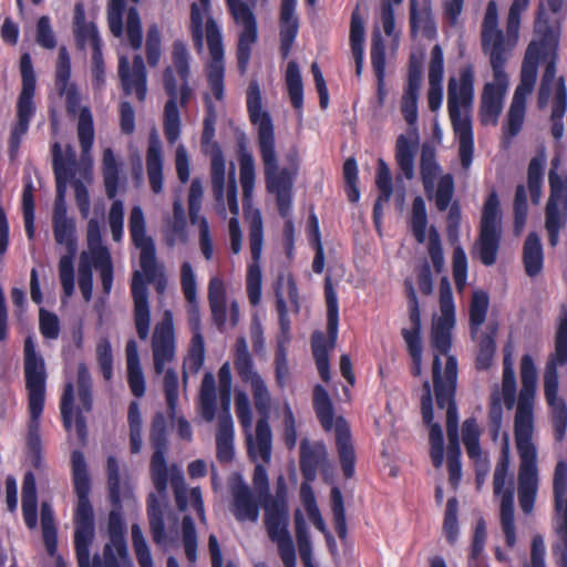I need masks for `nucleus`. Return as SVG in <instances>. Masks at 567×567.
I'll return each instance as SVG.
<instances>
[{
  "instance_id": "e2e57ef3",
  "label": "nucleus",
  "mask_w": 567,
  "mask_h": 567,
  "mask_svg": "<svg viewBox=\"0 0 567 567\" xmlns=\"http://www.w3.org/2000/svg\"><path fill=\"white\" fill-rule=\"evenodd\" d=\"M295 532L302 563L306 567H316L312 563V547L308 535L307 524L300 511L295 515Z\"/></svg>"
},
{
  "instance_id": "bf43d9fd",
  "label": "nucleus",
  "mask_w": 567,
  "mask_h": 567,
  "mask_svg": "<svg viewBox=\"0 0 567 567\" xmlns=\"http://www.w3.org/2000/svg\"><path fill=\"white\" fill-rule=\"evenodd\" d=\"M422 416L424 422L430 425V443L431 444H443V432L439 423H433V406H432V394L431 385L426 380L423 383V396L421 401Z\"/></svg>"
},
{
  "instance_id": "de8ad7c7",
  "label": "nucleus",
  "mask_w": 567,
  "mask_h": 567,
  "mask_svg": "<svg viewBox=\"0 0 567 567\" xmlns=\"http://www.w3.org/2000/svg\"><path fill=\"white\" fill-rule=\"evenodd\" d=\"M38 498L35 478L31 472H28L23 477L22 484V513L25 525L29 528H34L38 522Z\"/></svg>"
},
{
  "instance_id": "09e8293b",
  "label": "nucleus",
  "mask_w": 567,
  "mask_h": 567,
  "mask_svg": "<svg viewBox=\"0 0 567 567\" xmlns=\"http://www.w3.org/2000/svg\"><path fill=\"white\" fill-rule=\"evenodd\" d=\"M496 332L497 324L489 322L485 328V332H478L477 338L473 339L478 344V353L476 357L477 369L485 370L491 367L496 349L494 340Z\"/></svg>"
},
{
  "instance_id": "680f3d73",
  "label": "nucleus",
  "mask_w": 567,
  "mask_h": 567,
  "mask_svg": "<svg viewBox=\"0 0 567 567\" xmlns=\"http://www.w3.org/2000/svg\"><path fill=\"white\" fill-rule=\"evenodd\" d=\"M256 179L255 159L251 153L241 152L239 155V181L243 188L244 200H249Z\"/></svg>"
},
{
  "instance_id": "7c9ffc66",
  "label": "nucleus",
  "mask_w": 567,
  "mask_h": 567,
  "mask_svg": "<svg viewBox=\"0 0 567 567\" xmlns=\"http://www.w3.org/2000/svg\"><path fill=\"white\" fill-rule=\"evenodd\" d=\"M324 295L327 302V330L329 334V343L323 332L316 331L312 334V353L316 360L328 358L329 349L334 347L338 337L339 308L337 293L332 287L330 278L326 279Z\"/></svg>"
},
{
  "instance_id": "c85d7f7f",
  "label": "nucleus",
  "mask_w": 567,
  "mask_h": 567,
  "mask_svg": "<svg viewBox=\"0 0 567 567\" xmlns=\"http://www.w3.org/2000/svg\"><path fill=\"white\" fill-rule=\"evenodd\" d=\"M128 229L133 244L140 249V266L148 279L156 274V249L152 237L146 234L143 209L134 206L128 219Z\"/></svg>"
},
{
  "instance_id": "473e14b6",
  "label": "nucleus",
  "mask_w": 567,
  "mask_h": 567,
  "mask_svg": "<svg viewBox=\"0 0 567 567\" xmlns=\"http://www.w3.org/2000/svg\"><path fill=\"white\" fill-rule=\"evenodd\" d=\"M493 82L484 85L480 117L484 125H496L498 116L503 110V101L509 86L508 75L502 74L501 76L493 75Z\"/></svg>"
},
{
  "instance_id": "f8f14e48",
  "label": "nucleus",
  "mask_w": 567,
  "mask_h": 567,
  "mask_svg": "<svg viewBox=\"0 0 567 567\" xmlns=\"http://www.w3.org/2000/svg\"><path fill=\"white\" fill-rule=\"evenodd\" d=\"M313 409L322 429L327 432L334 431L343 475L351 478L354 475L355 453L350 429L343 416H336L333 403L326 389L320 384L313 389Z\"/></svg>"
},
{
  "instance_id": "0e129e2a",
  "label": "nucleus",
  "mask_w": 567,
  "mask_h": 567,
  "mask_svg": "<svg viewBox=\"0 0 567 567\" xmlns=\"http://www.w3.org/2000/svg\"><path fill=\"white\" fill-rule=\"evenodd\" d=\"M439 169L434 151L431 147L424 146L421 153L420 171L426 195L433 192Z\"/></svg>"
},
{
  "instance_id": "9b49d317",
  "label": "nucleus",
  "mask_w": 567,
  "mask_h": 567,
  "mask_svg": "<svg viewBox=\"0 0 567 567\" xmlns=\"http://www.w3.org/2000/svg\"><path fill=\"white\" fill-rule=\"evenodd\" d=\"M567 363V312L561 316L555 338V352L544 372V394L551 411L555 440L560 442L567 431V405L558 396V365Z\"/></svg>"
},
{
  "instance_id": "5fc2aeb1",
  "label": "nucleus",
  "mask_w": 567,
  "mask_h": 567,
  "mask_svg": "<svg viewBox=\"0 0 567 567\" xmlns=\"http://www.w3.org/2000/svg\"><path fill=\"white\" fill-rule=\"evenodd\" d=\"M87 251L82 252L81 259L90 260L111 256L107 247L102 244L101 226L97 219L91 218L86 229Z\"/></svg>"
},
{
  "instance_id": "0eeeda50",
  "label": "nucleus",
  "mask_w": 567,
  "mask_h": 567,
  "mask_svg": "<svg viewBox=\"0 0 567 567\" xmlns=\"http://www.w3.org/2000/svg\"><path fill=\"white\" fill-rule=\"evenodd\" d=\"M190 54L186 44L175 41L172 49V64L163 73V85L168 100L164 106L163 128L166 141L174 144L181 136V106H186L192 95L189 86Z\"/></svg>"
},
{
  "instance_id": "72a5a7b5",
  "label": "nucleus",
  "mask_w": 567,
  "mask_h": 567,
  "mask_svg": "<svg viewBox=\"0 0 567 567\" xmlns=\"http://www.w3.org/2000/svg\"><path fill=\"white\" fill-rule=\"evenodd\" d=\"M299 450L300 471L307 482L315 481L319 471L330 467L328 451L323 442L310 441L305 437L300 442Z\"/></svg>"
},
{
  "instance_id": "9d476101",
  "label": "nucleus",
  "mask_w": 567,
  "mask_h": 567,
  "mask_svg": "<svg viewBox=\"0 0 567 567\" xmlns=\"http://www.w3.org/2000/svg\"><path fill=\"white\" fill-rule=\"evenodd\" d=\"M434 392L440 409L446 408V434L449 439L447 468L450 483L455 487L461 480V449L458 442V414L454 402L456 389L455 360L450 359L446 367V381L443 382L439 371V360L434 364Z\"/></svg>"
},
{
  "instance_id": "b1692460",
  "label": "nucleus",
  "mask_w": 567,
  "mask_h": 567,
  "mask_svg": "<svg viewBox=\"0 0 567 567\" xmlns=\"http://www.w3.org/2000/svg\"><path fill=\"white\" fill-rule=\"evenodd\" d=\"M176 348L177 341L173 313L171 310H165L162 320L154 327L151 340L155 374L161 375L165 367L175 361Z\"/></svg>"
},
{
  "instance_id": "052dcab7",
  "label": "nucleus",
  "mask_w": 567,
  "mask_h": 567,
  "mask_svg": "<svg viewBox=\"0 0 567 567\" xmlns=\"http://www.w3.org/2000/svg\"><path fill=\"white\" fill-rule=\"evenodd\" d=\"M546 163L545 153H540L530 159L527 171V184L534 204L542 198L543 169Z\"/></svg>"
},
{
  "instance_id": "49530a36",
  "label": "nucleus",
  "mask_w": 567,
  "mask_h": 567,
  "mask_svg": "<svg viewBox=\"0 0 567 567\" xmlns=\"http://www.w3.org/2000/svg\"><path fill=\"white\" fill-rule=\"evenodd\" d=\"M208 302L213 320L218 329L227 323L226 291L221 279L214 277L208 284Z\"/></svg>"
},
{
  "instance_id": "f257e3e1",
  "label": "nucleus",
  "mask_w": 567,
  "mask_h": 567,
  "mask_svg": "<svg viewBox=\"0 0 567 567\" xmlns=\"http://www.w3.org/2000/svg\"><path fill=\"white\" fill-rule=\"evenodd\" d=\"M564 0H546L540 3L534 22L535 39L528 44L520 71V81L515 89L507 114V125L504 133L507 137L516 136L524 123L527 96L533 92L539 59L546 61L542 76L537 104L545 109L553 99L551 134L559 140L564 134L563 117L567 109V91L564 78H556V56L560 35L559 25L550 21L548 13H559Z\"/></svg>"
},
{
  "instance_id": "5701e85b",
  "label": "nucleus",
  "mask_w": 567,
  "mask_h": 567,
  "mask_svg": "<svg viewBox=\"0 0 567 567\" xmlns=\"http://www.w3.org/2000/svg\"><path fill=\"white\" fill-rule=\"evenodd\" d=\"M54 239L66 247L68 254L59 260V279L66 298L74 292V265L76 254L75 225L71 218L52 219Z\"/></svg>"
},
{
  "instance_id": "f704fd0d",
  "label": "nucleus",
  "mask_w": 567,
  "mask_h": 567,
  "mask_svg": "<svg viewBox=\"0 0 567 567\" xmlns=\"http://www.w3.org/2000/svg\"><path fill=\"white\" fill-rule=\"evenodd\" d=\"M234 163H230V168L228 172V181H230V172ZM210 176H212V187L213 193L216 199V212L221 218L227 217V192L229 182L226 185V165L225 158L221 150L214 145L212 150V159H210Z\"/></svg>"
},
{
  "instance_id": "13d9d810",
  "label": "nucleus",
  "mask_w": 567,
  "mask_h": 567,
  "mask_svg": "<svg viewBox=\"0 0 567 567\" xmlns=\"http://www.w3.org/2000/svg\"><path fill=\"white\" fill-rule=\"evenodd\" d=\"M286 84L292 106L301 112L303 106V84L297 62L290 61L286 70Z\"/></svg>"
},
{
  "instance_id": "6e6552de",
  "label": "nucleus",
  "mask_w": 567,
  "mask_h": 567,
  "mask_svg": "<svg viewBox=\"0 0 567 567\" xmlns=\"http://www.w3.org/2000/svg\"><path fill=\"white\" fill-rule=\"evenodd\" d=\"M72 481L78 497L74 513V547L79 567H90V546L95 537L94 513L89 499L91 481L84 455L73 451Z\"/></svg>"
},
{
  "instance_id": "a211bd4d",
  "label": "nucleus",
  "mask_w": 567,
  "mask_h": 567,
  "mask_svg": "<svg viewBox=\"0 0 567 567\" xmlns=\"http://www.w3.org/2000/svg\"><path fill=\"white\" fill-rule=\"evenodd\" d=\"M559 166L560 157L556 155L548 174L550 194L545 207V229L551 247L558 244V234L567 220V177L557 173Z\"/></svg>"
},
{
  "instance_id": "338daca9",
  "label": "nucleus",
  "mask_w": 567,
  "mask_h": 567,
  "mask_svg": "<svg viewBox=\"0 0 567 567\" xmlns=\"http://www.w3.org/2000/svg\"><path fill=\"white\" fill-rule=\"evenodd\" d=\"M40 417L41 415H30L28 423L27 445L30 454L31 463L39 468L42 465L41 457V436H40Z\"/></svg>"
},
{
  "instance_id": "2eb2a0df",
  "label": "nucleus",
  "mask_w": 567,
  "mask_h": 567,
  "mask_svg": "<svg viewBox=\"0 0 567 567\" xmlns=\"http://www.w3.org/2000/svg\"><path fill=\"white\" fill-rule=\"evenodd\" d=\"M503 235L502 212L497 193L492 192L484 203L480 221L478 237L472 255L484 266H493L497 260Z\"/></svg>"
},
{
  "instance_id": "4468645a",
  "label": "nucleus",
  "mask_w": 567,
  "mask_h": 567,
  "mask_svg": "<svg viewBox=\"0 0 567 567\" xmlns=\"http://www.w3.org/2000/svg\"><path fill=\"white\" fill-rule=\"evenodd\" d=\"M511 449L508 433H503V444L501 456L496 463L493 474L494 495L501 497L499 502V522L505 536V543L508 547L516 544L515 509H514V488L513 480L509 474Z\"/></svg>"
},
{
  "instance_id": "393cba45",
  "label": "nucleus",
  "mask_w": 567,
  "mask_h": 567,
  "mask_svg": "<svg viewBox=\"0 0 567 567\" xmlns=\"http://www.w3.org/2000/svg\"><path fill=\"white\" fill-rule=\"evenodd\" d=\"M230 494L229 511L238 523H257L260 504L249 484L240 474L234 473L227 482Z\"/></svg>"
},
{
  "instance_id": "f3484780",
  "label": "nucleus",
  "mask_w": 567,
  "mask_h": 567,
  "mask_svg": "<svg viewBox=\"0 0 567 567\" xmlns=\"http://www.w3.org/2000/svg\"><path fill=\"white\" fill-rule=\"evenodd\" d=\"M440 316L433 319L431 329V347L435 351L432 367V374L434 377V364L435 360H439V371L442 381H446V368L444 372L441 371L440 354H447L452 346V330L455 324V308L453 301V293L450 282L446 278H443L440 284ZM455 359L453 355H449L446 359L445 367H447L449 360ZM455 368L457 369V361H455Z\"/></svg>"
},
{
  "instance_id": "1a4fd4ad",
  "label": "nucleus",
  "mask_w": 567,
  "mask_h": 567,
  "mask_svg": "<svg viewBox=\"0 0 567 567\" xmlns=\"http://www.w3.org/2000/svg\"><path fill=\"white\" fill-rule=\"evenodd\" d=\"M264 523L269 539L277 545L278 554L285 567H296V548L289 533L288 488L280 475L276 481L275 494L266 495L261 502Z\"/></svg>"
},
{
  "instance_id": "4d7b16f0",
  "label": "nucleus",
  "mask_w": 567,
  "mask_h": 567,
  "mask_svg": "<svg viewBox=\"0 0 567 567\" xmlns=\"http://www.w3.org/2000/svg\"><path fill=\"white\" fill-rule=\"evenodd\" d=\"M78 137L82 151V159L90 157L94 142L93 117L89 107H82L79 113Z\"/></svg>"
},
{
  "instance_id": "39448f33",
  "label": "nucleus",
  "mask_w": 567,
  "mask_h": 567,
  "mask_svg": "<svg viewBox=\"0 0 567 567\" xmlns=\"http://www.w3.org/2000/svg\"><path fill=\"white\" fill-rule=\"evenodd\" d=\"M523 12V10L511 4L505 30H503L499 25L496 1L489 0L487 2L481 23V47L482 52L488 59L493 75L507 74L505 68L518 44Z\"/></svg>"
},
{
  "instance_id": "774afa93",
  "label": "nucleus",
  "mask_w": 567,
  "mask_h": 567,
  "mask_svg": "<svg viewBox=\"0 0 567 567\" xmlns=\"http://www.w3.org/2000/svg\"><path fill=\"white\" fill-rule=\"evenodd\" d=\"M555 508L567 507V463L559 461L554 472Z\"/></svg>"
},
{
  "instance_id": "c9c22d12",
  "label": "nucleus",
  "mask_w": 567,
  "mask_h": 567,
  "mask_svg": "<svg viewBox=\"0 0 567 567\" xmlns=\"http://www.w3.org/2000/svg\"><path fill=\"white\" fill-rule=\"evenodd\" d=\"M131 289L134 301V324L136 333L140 339L146 340L150 334L151 324L148 290L138 271L133 276Z\"/></svg>"
},
{
  "instance_id": "37998d69",
  "label": "nucleus",
  "mask_w": 567,
  "mask_h": 567,
  "mask_svg": "<svg viewBox=\"0 0 567 567\" xmlns=\"http://www.w3.org/2000/svg\"><path fill=\"white\" fill-rule=\"evenodd\" d=\"M126 371L128 386L136 398H142L145 393V378L142 370L138 348L135 340L127 341L125 347Z\"/></svg>"
},
{
  "instance_id": "412c9836",
  "label": "nucleus",
  "mask_w": 567,
  "mask_h": 567,
  "mask_svg": "<svg viewBox=\"0 0 567 567\" xmlns=\"http://www.w3.org/2000/svg\"><path fill=\"white\" fill-rule=\"evenodd\" d=\"M23 370L28 391V409L30 415H41L45 399V363L35 350L32 337L24 340Z\"/></svg>"
},
{
  "instance_id": "7ed1b4c3",
  "label": "nucleus",
  "mask_w": 567,
  "mask_h": 567,
  "mask_svg": "<svg viewBox=\"0 0 567 567\" xmlns=\"http://www.w3.org/2000/svg\"><path fill=\"white\" fill-rule=\"evenodd\" d=\"M247 110L250 122L257 130V143L264 164L268 192L276 195L279 213L288 217L291 207V190L298 173L297 163L279 168L276 153L275 126L270 114L262 110L261 93L257 82H251L247 91Z\"/></svg>"
},
{
  "instance_id": "c03bdc74",
  "label": "nucleus",
  "mask_w": 567,
  "mask_h": 567,
  "mask_svg": "<svg viewBox=\"0 0 567 567\" xmlns=\"http://www.w3.org/2000/svg\"><path fill=\"white\" fill-rule=\"evenodd\" d=\"M217 458L219 462L228 463L234 457V423L230 412H221L218 417L216 433Z\"/></svg>"
},
{
  "instance_id": "79ce46f5",
  "label": "nucleus",
  "mask_w": 567,
  "mask_h": 567,
  "mask_svg": "<svg viewBox=\"0 0 567 567\" xmlns=\"http://www.w3.org/2000/svg\"><path fill=\"white\" fill-rule=\"evenodd\" d=\"M522 261L529 278H535L543 271L544 250L540 237L535 231L529 233L524 241Z\"/></svg>"
},
{
  "instance_id": "6e6d98bb",
  "label": "nucleus",
  "mask_w": 567,
  "mask_h": 567,
  "mask_svg": "<svg viewBox=\"0 0 567 567\" xmlns=\"http://www.w3.org/2000/svg\"><path fill=\"white\" fill-rule=\"evenodd\" d=\"M102 173L106 195L110 199H114L117 194L120 169L111 148L103 151Z\"/></svg>"
},
{
  "instance_id": "ea45409f",
  "label": "nucleus",
  "mask_w": 567,
  "mask_h": 567,
  "mask_svg": "<svg viewBox=\"0 0 567 567\" xmlns=\"http://www.w3.org/2000/svg\"><path fill=\"white\" fill-rule=\"evenodd\" d=\"M410 23L413 35L419 32L430 39L436 35L430 0H410Z\"/></svg>"
},
{
  "instance_id": "a18cd8bd",
  "label": "nucleus",
  "mask_w": 567,
  "mask_h": 567,
  "mask_svg": "<svg viewBox=\"0 0 567 567\" xmlns=\"http://www.w3.org/2000/svg\"><path fill=\"white\" fill-rule=\"evenodd\" d=\"M227 205L228 209L231 213L233 217L229 219L228 229H229V237H230V249L231 251L237 255L241 250V229L238 221V215H239V205L237 200V183H236V175L234 172V167L230 172V181L228 185V192H227Z\"/></svg>"
},
{
  "instance_id": "20e7f679",
  "label": "nucleus",
  "mask_w": 567,
  "mask_h": 567,
  "mask_svg": "<svg viewBox=\"0 0 567 567\" xmlns=\"http://www.w3.org/2000/svg\"><path fill=\"white\" fill-rule=\"evenodd\" d=\"M210 0H196L190 4L189 32L198 53L206 43L208 58L205 71L209 87L217 100L224 96L225 48L219 23L210 14Z\"/></svg>"
},
{
  "instance_id": "c756f323",
  "label": "nucleus",
  "mask_w": 567,
  "mask_h": 567,
  "mask_svg": "<svg viewBox=\"0 0 567 567\" xmlns=\"http://www.w3.org/2000/svg\"><path fill=\"white\" fill-rule=\"evenodd\" d=\"M262 220L257 212L251 216L249 224V246L252 264L249 265L246 278V289L249 302L257 306L261 299V269L259 260L262 250Z\"/></svg>"
},
{
  "instance_id": "a878e982",
  "label": "nucleus",
  "mask_w": 567,
  "mask_h": 567,
  "mask_svg": "<svg viewBox=\"0 0 567 567\" xmlns=\"http://www.w3.org/2000/svg\"><path fill=\"white\" fill-rule=\"evenodd\" d=\"M150 440L154 449L151 460V473L153 484L159 495H165L168 483V466L165 458L167 449L166 420L157 413L152 422Z\"/></svg>"
},
{
  "instance_id": "dca6fc26",
  "label": "nucleus",
  "mask_w": 567,
  "mask_h": 567,
  "mask_svg": "<svg viewBox=\"0 0 567 567\" xmlns=\"http://www.w3.org/2000/svg\"><path fill=\"white\" fill-rule=\"evenodd\" d=\"M76 395L79 405L74 408V385L72 382L66 383L61 398V416L63 425L68 431L72 426V419L74 416L78 435L81 440H84L86 435V424L83 413L90 412L93 405L92 378L84 362L78 364Z\"/></svg>"
},
{
  "instance_id": "f03ea898",
  "label": "nucleus",
  "mask_w": 567,
  "mask_h": 567,
  "mask_svg": "<svg viewBox=\"0 0 567 567\" xmlns=\"http://www.w3.org/2000/svg\"><path fill=\"white\" fill-rule=\"evenodd\" d=\"M520 383L514 415V440L519 465L517 472V497L522 512L530 515L538 493L537 446L534 442L537 370L529 354L520 360Z\"/></svg>"
},
{
  "instance_id": "bb28decb",
  "label": "nucleus",
  "mask_w": 567,
  "mask_h": 567,
  "mask_svg": "<svg viewBox=\"0 0 567 567\" xmlns=\"http://www.w3.org/2000/svg\"><path fill=\"white\" fill-rule=\"evenodd\" d=\"M109 542L103 549V557L95 555L90 567H124L131 565L120 513L112 511L107 522Z\"/></svg>"
},
{
  "instance_id": "2f4dec72",
  "label": "nucleus",
  "mask_w": 567,
  "mask_h": 567,
  "mask_svg": "<svg viewBox=\"0 0 567 567\" xmlns=\"http://www.w3.org/2000/svg\"><path fill=\"white\" fill-rule=\"evenodd\" d=\"M118 78L126 95L135 94L144 101L147 93V72L141 54H136L132 62L126 55H120Z\"/></svg>"
},
{
  "instance_id": "cd10ccee",
  "label": "nucleus",
  "mask_w": 567,
  "mask_h": 567,
  "mask_svg": "<svg viewBox=\"0 0 567 567\" xmlns=\"http://www.w3.org/2000/svg\"><path fill=\"white\" fill-rule=\"evenodd\" d=\"M234 364L241 381L250 384L254 403L261 412L266 413L268 410V388L254 369L248 344L244 337L237 339Z\"/></svg>"
},
{
  "instance_id": "aec40b11",
  "label": "nucleus",
  "mask_w": 567,
  "mask_h": 567,
  "mask_svg": "<svg viewBox=\"0 0 567 567\" xmlns=\"http://www.w3.org/2000/svg\"><path fill=\"white\" fill-rule=\"evenodd\" d=\"M20 72L22 78V89L17 101V123L11 128L9 142L11 155L18 152L22 137L28 132L30 121L35 113L33 96L37 80L31 55L29 53H23L21 55Z\"/></svg>"
},
{
  "instance_id": "3c124183",
  "label": "nucleus",
  "mask_w": 567,
  "mask_h": 567,
  "mask_svg": "<svg viewBox=\"0 0 567 567\" xmlns=\"http://www.w3.org/2000/svg\"><path fill=\"white\" fill-rule=\"evenodd\" d=\"M421 89H413L404 86L400 100V112L409 125V133L416 135L417 120H419V96Z\"/></svg>"
},
{
  "instance_id": "603ef678",
  "label": "nucleus",
  "mask_w": 567,
  "mask_h": 567,
  "mask_svg": "<svg viewBox=\"0 0 567 567\" xmlns=\"http://www.w3.org/2000/svg\"><path fill=\"white\" fill-rule=\"evenodd\" d=\"M488 296L484 291H475L470 305V328L472 339L477 338L478 332H484L482 326L486 320L488 309Z\"/></svg>"
},
{
  "instance_id": "58836bf2",
  "label": "nucleus",
  "mask_w": 567,
  "mask_h": 567,
  "mask_svg": "<svg viewBox=\"0 0 567 567\" xmlns=\"http://www.w3.org/2000/svg\"><path fill=\"white\" fill-rule=\"evenodd\" d=\"M146 173L150 182L151 189L155 194L163 190V150L158 134L155 130L152 131L148 138V146L146 150Z\"/></svg>"
},
{
  "instance_id": "ddd939ff",
  "label": "nucleus",
  "mask_w": 567,
  "mask_h": 567,
  "mask_svg": "<svg viewBox=\"0 0 567 567\" xmlns=\"http://www.w3.org/2000/svg\"><path fill=\"white\" fill-rule=\"evenodd\" d=\"M270 402V393L268 392L267 412H261L255 405L256 410L260 414V417L256 423L255 432H251L252 413L249 398L244 392L237 393L235 398L236 415L245 431L247 452L252 462L261 460L262 463L268 464L271 461L272 432L269 424Z\"/></svg>"
},
{
  "instance_id": "4be33fe9",
  "label": "nucleus",
  "mask_w": 567,
  "mask_h": 567,
  "mask_svg": "<svg viewBox=\"0 0 567 567\" xmlns=\"http://www.w3.org/2000/svg\"><path fill=\"white\" fill-rule=\"evenodd\" d=\"M235 23L241 28L237 42L238 69L245 73L250 60L251 47L257 41V21L251 7L243 0H225Z\"/></svg>"
},
{
  "instance_id": "4c0bfd02",
  "label": "nucleus",
  "mask_w": 567,
  "mask_h": 567,
  "mask_svg": "<svg viewBox=\"0 0 567 567\" xmlns=\"http://www.w3.org/2000/svg\"><path fill=\"white\" fill-rule=\"evenodd\" d=\"M172 472L176 471V475L172 477V484L174 487L175 501L177 508L181 512H185L192 506L198 514L202 522L206 520L204 502L202 497V491L199 487L187 488L182 472L175 466H172Z\"/></svg>"
},
{
  "instance_id": "69168bd1",
  "label": "nucleus",
  "mask_w": 567,
  "mask_h": 567,
  "mask_svg": "<svg viewBox=\"0 0 567 567\" xmlns=\"http://www.w3.org/2000/svg\"><path fill=\"white\" fill-rule=\"evenodd\" d=\"M147 515L153 540L156 544H162L166 538L165 525L163 512L154 494H151L147 499Z\"/></svg>"
},
{
  "instance_id": "423d86ee",
  "label": "nucleus",
  "mask_w": 567,
  "mask_h": 567,
  "mask_svg": "<svg viewBox=\"0 0 567 567\" xmlns=\"http://www.w3.org/2000/svg\"><path fill=\"white\" fill-rule=\"evenodd\" d=\"M473 102L474 70L467 65L460 70L457 78L452 76L447 82V111L454 135L458 141V154L464 169L471 166L473 159Z\"/></svg>"
},
{
  "instance_id": "a19ab883",
  "label": "nucleus",
  "mask_w": 567,
  "mask_h": 567,
  "mask_svg": "<svg viewBox=\"0 0 567 567\" xmlns=\"http://www.w3.org/2000/svg\"><path fill=\"white\" fill-rule=\"evenodd\" d=\"M401 134L395 142V162L406 179L414 177V157L419 146V133Z\"/></svg>"
},
{
  "instance_id": "e433bc0d",
  "label": "nucleus",
  "mask_w": 567,
  "mask_h": 567,
  "mask_svg": "<svg viewBox=\"0 0 567 567\" xmlns=\"http://www.w3.org/2000/svg\"><path fill=\"white\" fill-rule=\"evenodd\" d=\"M181 286L187 301L188 324L193 336L202 334V320L197 301L196 278L192 265L185 261L181 266Z\"/></svg>"
},
{
  "instance_id": "6ab92c4d",
  "label": "nucleus",
  "mask_w": 567,
  "mask_h": 567,
  "mask_svg": "<svg viewBox=\"0 0 567 567\" xmlns=\"http://www.w3.org/2000/svg\"><path fill=\"white\" fill-rule=\"evenodd\" d=\"M218 390L216 388L215 375L206 372L203 377L198 400V413L206 422L214 421L217 411L218 400L220 402L221 412H230L231 403V368L225 362L218 371Z\"/></svg>"
},
{
  "instance_id": "864d4df0",
  "label": "nucleus",
  "mask_w": 567,
  "mask_h": 567,
  "mask_svg": "<svg viewBox=\"0 0 567 567\" xmlns=\"http://www.w3.org/2000/svg\"><path fill=\"white\" fill-rule=\"evenodd\" d=\"M74 32L81 47L90 44L93 49L101 48L95 25L93 23H86L84 20V10L82 4H76L75 7Z\"/></svg>"
},
{
  "instance_id": "8fccbe9b",
  "label": "nucleus",
  "mask_w": 567,
  "mask_h": 567,
  "mask_svg": "<svg viewBox=\"0 0 567 567\" xmlns=\"http://www.w3.org/2000/svg\"><path fill=\"white\" fill-rule=\"evenodd\" d=\"M205 361V341L203 334L192 336L187 354L183 360V382L186 385L189 374H197Z\"/></svg>"
}]
</instances>
